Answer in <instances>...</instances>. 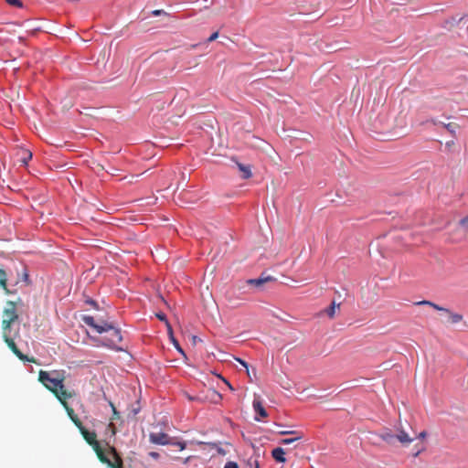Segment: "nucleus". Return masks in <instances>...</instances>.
Listing matches in <instances>:
<instances>
[{
    "instance_id": "obj_1",
    "label": "nucleus",
    "mask_w": 468,
    "mask_h": 468,
    "mask_svg": "<svg viewBox=\"0 0 468 468\" xmlns=\"http://www.w3.org/2000/svg\"><path fill=\"white\" fill-rule=\"evenodd\" d=\"M18 320L16 303L7 301L3 311L2 333L3 338L10 350L22 361L37 363L35 357L24 355L16 346L15 339L19 336V329L13 332L12 324Z\"/></svg>"
},
{
    "instance_id": "obj_2",
    "label": "nucleus",
    "mask_w": 468,
    "mask_h": 468,
    "mask_svg": "<svg viewBox=\"0 0 468 468\" xmlns=\"http://www.w3.org/2000/svg\"><path fill=\"white\" fill-rule=\"evenodd\" d=\"M65 379L66 376L64 370H40L38 372V381L50 391L58 401L69 399L76 396L74 390L65 388Z\"/></svg>"
},
{
    "instance_id": "obj_3",
    "label": "nucleus",
    "mask_w": 468,
    "mask_h": 468,
    "mask_svg": "<svg viewBox=\"0 0 468 468\" xmlns=\"http://www.w3.org/2000/svg\"><path fill=\"white\" fill-rule=\"evenodd\" d=\"M82 321L89 326L94 328L97 333H108L109 336L105 337V345L111 348H115L122 342V336L120 329L116 328L112 324L105 321L95 322L90 315H84Z\"/></svg>"
},
{
    "instance_id": "obj_4",
    "label": "nucleus",
    "mask_w": 468,
    "mask_h": 468,
    "mask_svg": "<svg viewBox=\"0 0 468 468\" xmlns=\"http://www.w3.org/2000/svg\"><path fill=\"white\" fill-rule=\"evenodd\" d=\"M379 438L390 445L398 441L402 446H408L415 440V437L406 431L400 424L396 428L395 434L390 430H386L379 434Z\"/></svg>"
},
{
    "instance_id": "obj_5",
    "label": "nucleus",
    "mask_w": 468,
    "mask_h": 468,
    "mask_svg": "<svg viewBox=\"0 0 468 468\" xmlns=\"http://www.w3.org/2000/svg\"><path fill=\"white\" fill-rule=\"evenodd\" d=\"M78 429L87 443L92 447L100 462L107 466L110 465L112 461L110 460V457L106 455L105 452L101 447L100 442L97 441V434L94 431H88L83 425Z\"/></svg>"
},
{
    "instance_id": "obj_6",
    "label": "nucleus",
    "mask_w": 468,
    "mask_h": 468,
    "mask_svg": "<svg viewBox=\"0 0 468 468\" xmlns=\"http://www.w3.org/2000/svg\"><path fill=\"white\" fill-rule=\"evenodd\" d=\"M417 304L429 305L437 311L445 313L448 316L447 322L451 323V324H458V323L462 322L463 319V316L462 314H457V313H452L451 310L444 308L442 306H440L431 301L423 300V301L417 303Z\"/></svg>"
},
{
    "instance_id": "obj_7",
    "label": "nucleus",
    "mask_w": 468,
    "mask_h": 468,
    "mask_svg": "<svg viewBox=\"0 0 468 468\" xmlns=\"http://www.w3.org/2000/svg\"><path fill=\"white\" fill-rule=\"evenodd\" d=\"M149 441L158 445H167L170 443V438L165 432H151L149 434Z\"/></svg>"
},
{
    "instance_id": "obj_8",
    "label": "nucleus",
    "mask_w": 468,
    "mask_h": 468,
    "mask_svg": "<svg viewBox=\"0 0 468 468\" xmlns=\"http://www.w3.org/2000/svg\"><path fill=\"white\" fill-rule=\"evenodd\" d=\"M60 404L63 406L65 410L67 411L68 416L72 420V422L79 428L82 425V422L75 413L74 410L69 405L68 399H63L59 401Z\"/></svg>"
},
{
    "instance_id": "obj_9",
    "label": "nucleus",
    "mask_w": 468,
    "mask_h": 468,
    "mask_svg": "<svg viewBox=\"0 0 468 468\" xmlns=\"http://www.w3.org/2000/svg\"><path fill=\"white\" fill-rule=\"evenodd\" d=\"M252 406H253V409H254L255 412L261 418H266L268 416V413H267L266 410L264 409L260 397H255L254 398Z\"/></svg>"
},
{
    "instance_id": "obj_10",
    "label": "nucleus",
    "mask_w": 468,
    "mask_h": 468,
    "mask_svg": "<svg viewBox=\"0 0 468 468\" xmlns=\"http://www.w3.org/2000/svg\"><path fill=\"white\" fill-rule=\"evenodd\" d=\"M111 452L114 460L108 468H123V461L114 447H111Z\"/></svg>"
},
{
    "instance_id": "obj_11",
    "label": "nucleus",
    "mask_w": 468,
    "mask_h": 468,
    "mask_svg": "<svg viewBox=\"0 0 468 468\" xmlns=\"http://www.w3.org/2000/svg\"><path fill=\"white\" fill-rule=\"evenodd\" d=\"M271 456L278 463H283L286 462L285 451L282 448H281V447L274 448L271 451Z\"/></svg>"
},
{
    "instance_id": "obj_12",
    "label": "nucleus",
    "mask_w": 468,
    "mask_h": 468,
    "mask_svg": "<svg viewBox=\"0 0 468 468\" xmlns=\"http://www.w3.org/2000/svg\"><path fill=\"white\" fill-rule=\"evenodd\" d=\"M274 279L271 276H268V277H260V278H257V279H251V280H249L247 282L249 284H252L258 288L261 287L264 283H266L267 282H271V281H273Z\"/></svg>"
},
{
    "instance_id": "obj_13",
    "label": "nucleus",
    "mask_w": 468,
    "mask_h": 468,
    "mask_svg": "<svg viewBox=\"0 0 468 468\" xmlns=\"http://www.w3.org/2000/svg\"><path fill=\"white\" fill-rule=\"evenodd\" d=\"M237 165H238L239 171L242 173V178L249 179L251 177L252 174H251L250 167L249 165H245L240 163H237Z\"/></svg>"
},
{
    "instance_id": "obj_14",
    "label": "nucleus",
    "mask_w": 468,
    "mask_h": 468,
    "mask_svg": "<svg viewBox=\"0 0 468 468\" xmlns=\"http://www.w3.org/2000/svg\"><path fill=\"white\" fill-rule=\"evenodd\" d=\"M6 273L3 269H0V287L3 288L6 293H9V290L6 285Z\"/></svg>"
},
{
    "instance_id": "obj_15",
    "label": "nucleus",
    "mask_w": 468,
    "mask_h": 468,
    "mask_svg": "<svg viewBox=\"0 0 468 468\" xmlns=\"http://www.w3.org/2000/svg\"><path fill=\"white\" fill-rule=\"evenodd\" d=\"M339 308L340 303H335V302H333L332 304L325 310V313L330 318H334L336 310H339Z\"/></svg>"
},
{
    "instance_id": "obj_16",
    "label": "nucleus",
    "mask_w": 468,
    "mask_h": 468,
    "mask_svg": "<svg viewBox=\"0 0 468 468\" xmlns=\"http://www.w3.org/2000/svg\"><path fill=\"white\" fill-rule=\"evenodd\" d=\"M22 156L20 158V162L24 165H27L28 161L32 158V154L30 151L22 149L21 150Z\"/></svg>"
},
{
    "instance_id": "obj_17",
    "label": "nucleus",
    "mask_w": 468,
    "mask_h": 468,
    "mask_svg": "<svg viewBox=\"0 0 468 468\" xmlns=\"http://www.w3.org/2000/svg\"><path fill=\"white\" fill-rule=\"evenodd\" d=\"M171 342L173 343L174 346L176 348L177 351H179L181 354L185 355L183 349L181 348L178 341L176 339L173 334V329L171 328V333H168Z\"/></svg>"
},
{
    "instance_id": "obj_18",
    "label": "nucleus",
    "mask_w": 468,
    "mask_h": 468,
    "mask_svg": "<svg viewBox=\"0 0 468 468\" xmlns=\"http://www.w3.org/2000/svg\"><path fill=\"white\" fill-rule=\"evenodd\" d=\"M296 436L293 437V438H287V439H282L281 441V443L282 444H291V443H293L294 441H297L299 440H301L303 438V433L300 432L299 434H295Z\"/></svg>"
},
{
    "instance_id": "obj_19",
    "label": "nucleus",
    "mask_w": 468,
    "mask_h": 468,
    "mask_svg": "<svg viewBox=\"0 0 468 468\" xmlns=\"http://www.w3.org/2000/svg\"><path fill=\"white\" fill-rule=\"evenodd\" d=\"M155 316L160 320V321H163L165 323V325H166V328H167V332L168 333H171V324L170 323L168 322V320L166 319V315L164 314V313H157L155 314Z\"/></svg>"
},
{
    "instance_id": "obj_20",
    "label": "nucleus",
    "mask_w": 468,
    "mask_h": 468,
    "mask_svg": "<svg viewBox=\"0 0 468 468\" xmlns=\"http://www.w3.org/2000/svg\"><path fill=\"white\" fill-rule=\"evenodd\" d=\"M443 126L445 127V129L451 133L452 134L453 136H455V133H456V130L458 129V124L456 123H452V122H450V123H444Z\"/></svg>"
},
{
    "instance_id": "obj_21",
    "label": "nucleus",
    "mask_w": 468,
    "mask_h": 468,
    "mask_svg": "<svg viewBox=\"0 0 468 468\" xmlns=\"http://www.w3.org/2000/svg\"><path fill=\"white\" fill-rule=\"evenodd\" d=\"M460 225L468 231V215L460 220Z\"/></svg>"
},
{
    "instance_id": "obj_22",
    "label": "nucleus",
    "mask_w": 468,
    "mask_h": 468,
    "mask_svg": "<svg viewBox=\"0 0 468 468\" xmlns=\"http://www.w3.org/2000/svg\"><path fill=\"white\" fill-rule=\"evenodd\" d=\"M5 1L11 5L17 6V7L22 6V3L20 0H5Z\"/></svg>"
},
{
    "instance_id": "obj_23",
    "label": "nucleus",
    "mask_w": 468,
    "mask_h": 468,
    "mask_svg": "<svg viewBox=\"0 0 468 468\" xmlns=\"http://www.w3.org/2000/svg\"><path fill=\"white\" fill-rule=\"evenodd\" d=\"M300 431H279L280 435H290V434H299Z\"/></svg>"
},
{
    "instance_id": "obj_24",
    "label": "nucleus",
    "mask_w": 468,
    "mask_h": 468,
    "mask_svg": "<svg viewBox=\"0 0 468 468\" xmlns=\"http://www.w3.org/2000/svg\"><path fill=\"white\" fill-rule=\"evenodd\" d=\"M224 468H239V465H238V463H235V462H228V463L225 464Z\"/></svg>"
},
{
    "instance_id": "obj_25",
    "label": "nucleus",
    "mask_w": 468,
    "mask_h": 468,
    "mask_svg": "<svg viewBox=\"0 0 468 468\" xmlns=\"http://www.w3.org/2000/svg\"><path fill=\"white\" fill-rule=\"evenodd\" d=\"M413 436L415 437V439L417 438V439L424 440L427 437V431H423L420 432L418 435H416L414 433Z\"/></svg>"
},
{
    "instance_id": "obj_26",
    "label": "nucleus",
    "mask_w": 468,
    "mask_h": 468,
    "mask_svg": "<svg viewBox=\"0 0 468 468\" xmlns=\"http://www.w3.org/2000/svg\"><path fill=\"white\" fill-rule=\"evenodd\" d=\"M176 446L179 447L180 451H183L186 449V444L185 441H177L176 443H174Z\"/></svg>"
},
{
    "instance_id": "obj_27",
    "label": "nucleus",
    "mask_w": 468,
    "mask_h": 468,
    "mask_svg": "<svg viewBox=\"0 0 468 468\" xmlns=\"http://www.w3.org/2000/svg\"><path fill=\"white\" fill-rule=\"evenodd\" d=\"M218 37V32H214L208 38H207V42H212L214 40H216Z\"/></svg>"
},
{
    "instance_id": "obj_28",
    "label": "nucleus",
    "mask_w": 468,
    "mask_h": 468,
    "mask_svg": "<svg viewBox=\"0 0 468 468\" xmlns=\"http://www.w3.org/2000/svg\"><path fill=\"white\" fill-rule=\"evenodd\" d=\"M236 360H237L240 365H242V366L246 368V370H248V367H249V366H248V363H247V362H245L244 360H242V359H240V358H236Z\"/></svg>"
},
{
    "instance_id": "obj_29",
    "label": "nucleus",
    "mask_w": 468,
    "mask_h": 468,
    "mask_svg": "<svg viewBox=\"0 0 468 468\" xmlns=\"http://www.w3.org/2000/svg\"><path fill=\"white\" fill-rule=\"evenodd\" d=\"M111 406H112V411H113V419L119 418V413L117 412V410H116V409H115V407L113 406L112 403H111Z\"/></svg>"
},
{
    "instance_id": "obj_30",
    "label": "nucleus",
    "mask_w": 468,
    "mask_h": 468,
    "mask_svg": "<svg viewBox=\"0 0 468 468\" xmlns=\"http://www.w3.org/2000/svg\"><path fill=\"white\" fill-rule=\"evenodd\" d=\"M149 456L152 457L153 459H158L160 455L158 452H149Z\"/></svg>"
},
{
    "instance_id": "obj_31",
    "label": "nucleus",
    "mask_w": 468,
    "mask_h": 468,
    "mask_svg": "<svg viewBox=\"0 0 468 468\" xmlns=\"http://www.w3.org/2000/svg\"><path fill=\"white\" fill-rule=\"evenodd\" d=\"M106 446H108V452H107V454H106V455H107L108 457H109V456H111V457H112V459H110V460H111V461H113L114 459H113V456H112V452H111V447H112V446H110V445H109V443H106Z\"/></svg>"
},
{
    "instance_id": "obj_32",
    "label": "nucleus",
    "mask_w": 468,
    "mask_h": 468,
    "mask_svg": "<svg viewBox=\"0 0 468 468\" xmlns=\"http://www.w3.org/2000/svg\"><path fill=\"white\" fill-rule=\"evenodd\" d=\"M162 13H164V11H163V10H154V11L153 12V15H154V16H159V15H161Z\"/></svg>"
},
{
    "instance_id": "obj_33",
    "label": "nucleus",
    "mask_w": 468,
    "mask_h": 468,
    "mask_svg": "<svg viewBox=\"0 0 468 468\" xmlns=\"http://www.w3.org/2000/svg\"><path fill=\"white\" fill-rule=\"evenodd\" d=\"M428 122H431L432 124L436 125L439 123V122L436 119H431Z\"/></svg>"
},
{
    "instance_id": "obj_34",
    "label": "nucleus",
    "mask_w": 468,
    "mask_h": 468,
    "mask_svg": "<svg viewBox=\"0 0 468 468\" xmlns=\"http://www.w3.org/2000/svg\"><path fill=\"white\" fill-rule=\"evenodd\" d=\"M423 450H424V448H423V447H421V448L418 449V451L416 452V453L414 454V456H415V457H416V456H418V455H419V454H420Z\"/></svg>"
},
{
    "instance_id": "obj_35",
    "label": "nucleus",
    "mask_w": 468,
    "mask_h": 468,
    "mask_svg": "<svg viewBox=\"0 0 468 468\" xmlns=\"http://www.w3.org/2000/svg\"><path fill=\"white\" fill-rule=\"evenodd\" d=\"M224 382L228 385V387L229 388V389L233 390V388L232 386L230 385V383L229 381H227L226 379H224Z\"/></svg>"
},
{
    "instance_id": "obj_36",
    "label": "nucleus",
    "mask_w": 468,
    "mask_h": 468,
    "mask_svg": "<svg viewBox=\"0 0 468 468\" xmlns=\"http://www.w3.org/2000/svg\"><path fill=\"white\" fill-rule=\"evenodd\" d=\"M246 371H247V375L250 378L251 372H250V369L248 368V370H246Z\"/></svg>"
},
{
    "instance_id": "obj_37",
    "label": "nucleus",
    "mask_w": 468,
    "mask_h": 468,
    "mask_svg": "<svg viewBox=\"0 0 468 468\" xmlns=\"http://www.w3.org/2000/svg\"><path fill=\"white\" fill-rule=\"evenodd\" d=\"M90 303L94 305V306L96 305V303L94 301H90Z\"/></svg>"
},
{
    "instance_id": "obj_38",
    "label": "nucleus",
    "mask_w": 468,
    "mask_h": 468,
    "mask_svg": "<svg viewBox=\"0 0 468 468\" xmlns=\"http://www.w3.org/2000/svg\"><path fill=\"white\" fill-rule=\"evenodd\" d=\"M255 420H256V421H260V420H261V419H260L259 417H257V416H256V417H255Z\"/></svg>"
},
{
    "instance_id": "obj_39",
    "label": "nucleus",
    "mask_w": 468,
    "mask_h": 468,
    "mask_svg": "<svg viewBox=\"0 0 468 468\" xmlns=\"http://www.w3.org/2000/svg\"><path fill=\"white\" fill-rule=\"evenodd\" d=\"M254 463H255L256 468H258L259 467L258 462L255 460Z\"/></svg>"
},
{
    "instance_id": "obj_40",
    "label": "nucleus",
    "mask_w": 468,
    "mask_h": 468,
    "mask_svg": "<svg viewBox=\"0 0 468 468\" xmlns=\"http://www.w3.org/2000/svg\"><path fill=\"white\" fill-rule=\"evenodd\" d=\"M465 18L468 20V16H465ZM463 19H464V17H463Z\"/></svg>"
}]
</instances>
